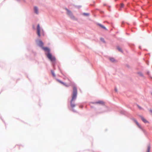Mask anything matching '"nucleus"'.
Wrapping results in <instances>:
<instances>
[{"instance_id": "6", "label": "nucleus", "mask_w": 152, "mask_h": 152, "mask_svg": "<svg viewBox=\"0 0 152 152\" xmlns=\"http://www.w3.org/2000/svg\"><path fill=\"white\" fill-rule=\"evenodd\" d=\"M38 44V45L41 47L42 48V47H43V43L42 41L40 40H39Z\"/></svg>"}, {"instance_id": "17", "label": "nucleus", "mask_w": 152, "mask_h": 152, "mask_svg": "<svg viewBox=\"0 0 152 152\" xmlns=\"http://www.w3.org/2000/svg\"><path fill=\"white\" fill-rule=\"evenodd\" d=\"M51 72L52 74L53 75V76L55 77V74L52 71H51Z\"/></svg>"}, {"instance_id": "12", "label": "nucleus", "mask_w": 152, "mask_h": 152, "mask_svg": "<svg viewBox=\"0 0 152 152\" xmlns=\"http://www.w3.org/2000/svg\"><path fill=\"white\" fill-rule=\"evenodd\" d=\"M95 104H104V102L101 101H99L96 102L95 103Z\"/></svg>"}, {"instance_id": "9", "label": "nucleus", "mask_w": 152, "mask_h": 152, "mask_svg": "<svg viewBox=\"0 0 152 152\" xmlns=\"http://www.w3.org/2000/svg\"><path fill=\"white\" fill-rule=\"evenodd\" d=\"M141 118L142 120L144 123H146L148 122V121L142 116H141Z\"/></svg>"}, {"instance_id": "15", "label": "nucleus", "mask_w": 152, "mask_h": 152, "mask_svg": "<svg viewBox=\"0 0 152 152\" xmlns=\"http://www.w3.org/2000/svg\"><path fill=\"white\" fill-rule=\"evenodd\" d=\"M117 49H118V50L119 51H121V52H122V50H121V49L119 47H117Z\"/></svg>"}, {"instance_id": "1", "label": "nucleus", "mask_w": 152, "mask_h": 152, "mask_svg": "<svg viewBox=\"0 0 152 152\" xmlns=\"http://www.w3.org/2000/svg\"><path fill=\"white\" fill-rule=\"evenodd\" d=\"M77 94V90L76 87L74 86L73 87V93L72 96V98L70 102L71 107L73 109L75 107V104L73 101L76 98Z\"/></svg>"}, {"instance_id": "14", "label": "nucleus", "mask_w": 152, "mask_h": 152, "mask_svg": "<svg viewBox=\"0 0 152 152\" xmlns=\"http://www.w3.org/2000/svg\"><path fill=\"white\" fill-rule=\"evenodd\" d=\"M110 59L112 62H114L115 61V60L113 58H110Z\"/></svg>"}, {"instance_id": "16", "label": "nucleus", "mask_w": 152, "mask_h": 152, "mask_svg": "<svg viewBox=\"0 0 152 152\" xmlns=\"http://www.w3.org/2000/svg\"><path fill=\"white\" fill-rule=\"evenodd\" d=\"M124 7V4L123 3L121 4L120 6V8H123Z\"/></svg>"}, {"instance_id": "10", "label": "nucleus", "mask_w": 152, "mask_h": 152, "mask_svg": "<svg viewBox=\"0 0 152 152\" xmlns=\"http://www.w3.org/2000/svg\"><path fill=\"white\" fill-rule=\"evenodd\" d=\"M34 11L37 14H38V8L37 7H34Z\"/></svg>"}, {"instance_id": "5", "label": "nucleus", "mask_w": 152, "mask_h": 152, "mask_svg": "<svg viewBox=\"0 0 152 152\" xmlns=\"http://www.w3.org/2000/svg\"><path fill=\"white\" fill-rule=\"evenodd\" d=\"M45 51L47 52L48 53H50V50L48 47H42V48Z\"/></svg>"}, {"instance_id": "2", "label": "nucleus", "mask_w": 152, "mask_h": 152, "mask_svg": "<svg viewBox=\"0 0 152 152\" xmlns=\"http://www.w3.org/2000/svg\"><path fill=\"white\" fill-rule=\"evenodd\" d=\"M40 33H41L42 35L44 36V31L43 29H41L39 25L38 24L37 27V34L39 37H40L41 36Z\"/></svg>"}, {"instance_id": "7", "label": "nucleus", "mask_w": 152, "mask_h": 152, "mask_svg": "<svg viewBox=\"0 0 152 152\" xmlns=\"http://www.w3.org/2000/svg\"><path fill=\"white\" fill-rule=\"evenodd\" d=\"M57 81L59 83H60L63 84V85H64V86L68 87V86L65 83L63 82L62 81H61V80L57 79Z\"/></svg>"}, {"instance_id": "19", "label": "nucleus", "mask_w": 152, "mask_h": 152, "mask_svg": "<svg viewBox=\"0 0 152 152\" xmlns=\"http://www.w3.org/2000/svg\"><path fill=\"white\" fill-rule=\"evenodd\" d=\"M150 112L151 113V114H152V110H150Z\"/></svg>"}, {"instance_id": "18", "label": "nucleus", "mask_w": 152, "mask_h": 152, "mask_svg": "<svg viewBox=\"0 0 152 152\" xmlns=\"http://www.w3.org/2000/svg\"><path fill=\"white\" fill-rule=\"evenodd\" d=\"M83 15H89V14L88 13H84L83 14Z\"/></svg>"}, {"instance_id": "8", "label": "nucleus", "mask_w": 152, "mask_h": 152, "mask_svg": "<svg viewBox=\"0 0 152 152\" xmlns=\"http://www.w3.org/2000/svg\"><path fill=\"white\" fill-rule=\"evenodd\" d=\"M134 121L135 123L137 125V126L140 128H141V126L137 122V121L135 120L134 119Z\"/></svg>"}, {"instance_id": "11", "label": "nucleus", "mask_w": 152, "mask_h": 152, "mask_svg": "<svg viewBox=\"0 0 152 152\" xmlns=\"http://www.w3.org/2000/svg\"><path fill=\"white\" fill-rule=\"evenodd\" d=\"M98 25L100 26L101 28H103L104 29H105V30H106V28H105V27L103 25H102L101 24H98Z\"/></svg>"}, {"instance_id": "13", "label": "nucleus", "mask_w": 152, "mask_h": 152, "mask_svg": "<svg viewBox=\"0 0 152 152\" xmlns=\"http://www.w3.org/2000/svg\"><path fill=\"white\" fill-rule=\"evenodd\" d=\"M151 147L150 145H148L147 148V152H150V150Z\"/></svg>"}, {"instance_id": "3", "label": "nucleus", "mask_w": 152, "mask_h": 152, "mask_svg": "<svg viewBox=\"0 0 152 152\" xmlns=\"http://www.w3.org/2000/svg\"><path fill=\"white\" fill-rule=\"evenodd\" d=\"M46 55L47 57L51 61H54L55 60V58L50 53H49L46 54Z\"/></svg>"}, {"instance_id": "4", "label": "nucleus", "mask_w": 152, "mask_h": 152, "mask_svg": "<svg viewBox=\"0 0 152 152\" xmlns=\"http://www.w3.org/2000/svg\"><path fill=\"white\" fill-rule=\"evenodd\" d=\"M66 10L67 12V14L70 16V18L72 19H75V18L74 16L73 15L71 12L67 9Z\"/></svg>"}]
</instances>
